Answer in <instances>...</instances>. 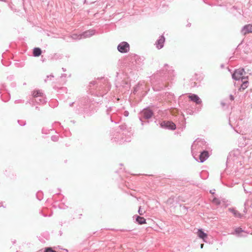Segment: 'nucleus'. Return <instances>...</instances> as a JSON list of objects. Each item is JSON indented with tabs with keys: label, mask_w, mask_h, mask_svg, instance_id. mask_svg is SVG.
<instances>
[{
	"label": "nucleus",
	"mask_w": 252,
	"mask_h": 252,
	"mask_svg": "<svg viewBox=\"0 0 252 252\" xmlns=\"http://www.w3.org/2000/svg\"><path fill=\"white\" fill-rule=\"evenodd\" d=\"M235 231L237 232V233H239L240 232V230L239 228H237L236 229Z\"/></svg>",
	"instance_id": "31"
},
{
	"label": "nucleus",
	"mask_w": 252,
	"mask_h": 252,
	"mask_svg": "<svg viewBox=\"0 0 252 252\" xmlns=\"http://www.w3.org/2000/svg\"><path fill=\"white\" fill-rule=\"evenodd\" d=\"M73 103H74V102L70 103L69 104V106H72Z\"/></svg>",
	"instance_id": "37"
},
{
	"label": "nucleus",
	"mask_w": 252,
	"mask_h": 252,
	"mask_svg": "<svg viewBox=\"0 0 252 252\" xmlns=\"http://www.w3.org/2000/svg\"><path fill=\"white\" fill-rule=\"evenodd\" d=\"M51 139L53 141H57L58 140V137L56 135H53L51 137Z\"/></svg>",
	"instance_id": "23"
},
{
	"label": "nucleus",
	"mask_w": 252,
	"mask_h": 252,
	"mask_svg": "<svg viewBox=\"0 0 252 252\" xmlns=\"http://www.w3.org/2000/svg\"><path fill=\"white\" fill-rule=\"evenodd\" d=\"M33 98L32 99V105H34V103L39 104H44L47 102L46 98L44 97L43 94L39 90L34 91L32 92Z\"/></svg>",
	"instance_id": "1"
},
{
	"label": "nucleus",
	"mask_w": 252,
	"mask_h": 252,
	"mask_svg": "<svg viewBox=\"0 0 252 252\" xmlns=\"http://www.w3.org/2000/svg\"><path fill=\"white\" fill-rule=\"evenodd\" d=\"M35 109H36V110H39V107H38V106H36V107H35Z\"/></svg>",
	"instance_id": "38"
},
{
	"label": "nucleus",
	"mask_w": 252,
	"mask_h": 252,
	"mask_svg": "<svg viewBox=\"0 0 252 252\" xmlns=\"http://www.w3.org/2000/svg\"><path fill=\"white\" fill-rule=\"evenodd\" d=\"M213 201H214V202H216V203H218V200H217V199H214V200H213Z\"/></svg>",
	"instance_id": "33"
},
{
	"label": "nucleus",
	"mask_w": 252,
	"mask_h": 252,
	"mask_svg": "<svg viewBox=\"0 0 252 252\" xmlns=\"http://www.w3.org/2000/svg\"><path fill=\"white\" fill-rule=\"evenodd\" d=\"M174 202V199L172 198H170L167 200V203L168 204H171Z\"/></svg>",
	"instance_id": "22"
},
{
	"label": "nucleus",
	"mask_w": 252,
	"mask_h": 252,
	"mask_svg": "<svg viewBox=\"0 0 252 252\" xmlns=\"http://www.w3.org/2000/svg\"><path fill=\"white\" fill-rule=\"evenodd\" d=\"M209 157V153L207 151H204L199 155V159L201 162H203Z\"/></svg>",
	"instance_id": "11"
},
{
	"label": "nucleus",
	"mask_w": 252,
	"mask_h": 252,
	"mask_svg": "<svg viewBox=\"0 0 252 252\" xmlns=\"http://www.w3.org/2000/svg\"><path fill=\"white\" fill-rule=\"evenodd\" d=\"M195 142H196V141H195V142H194V143H193V144L192 145V147H192V149H193V147H194V145H195Z\"/></svg>",
	"instance_id": "34"
},
{
	"label": "nucleus",
	"mask_w": 252,
	"mask_h": 252,
	"mask_svg": "<svg viewBox=\"0 0 252 252\" xmlns=\"http://www.w3.org/2000/svg\"><path fill=\"white\" fill-rule=\"evenodd\" d=\"M62 70H63V71H64V72L66 71V69H65V68L63 67V68H62Z\"/></svg>",
	"instance_id": "35"
},
{
	"label": "nucleus",
	"mask_w": 252,
	"mask_h": 252,
	"mask_svg": "<svg viewBox=\"0 0 252 252\" xmlns=\"http://www.w3.org/2000/svg\"><path fill=\"white\" fill-rule=\"evenodd\" d=\"M43 252H57L54 251L51 247H47L45 249Z\"/></svg>",
	"instance_id": "19"
},
{
	"label": "nucleus",
	"mask_w": 252,
	"mask_h": 252,
	"mask_svg": "<svg viewBox=\"0 0 252 252\" xmlns=\"http://www.w3.org/2000/svg\"><path fill=\"white\" fill-rule=\"evenodd\" d=\"M142 116H143V117L145 119H150L152 117V116L153 115V112L149 109H144L141 113Z\"/></svg>",
	"instance_id": "8"
},
{
	"label": "nucleus",
	"mask_w": 252,
	"mask_h": 252,
	"mask_svg": "<svg viewBox=\"0 0 252 252\" xmlns=\"http://www.w3.org/2000/svg\"><path fill=\"white\" fill-rule=\"evenodd\" d=\"M228 210L230 212L232 213L235 217L241 218L242 217L240 213L233 208H229Z\"/></svg>",
	"instance_id": "15"
},
{
	"label": "nucleus",
	"mask_w": 252,
	"mask_h": 252,
	"mask_svg": "<svg viewBox=\"0 0 252 252\" xmlns=\"http://www.w3.org/2000/svg\"><path fill=\"white\" fill-rule=\"evenodd\" d=\"M118 50L122 53H126L129 51V45L125 41L120 43L117 47Z\"/></svg>",
	"instance_id": "3"
},
{
	"label": "nucleus",
	"mask_w": 252,
	"mask_h": 252,
	"mask_svg": "<svg viewBox=\"0 0 252 252\" xmlns=\"http://www.w3.org/2000/svg\"><path fill=\"white\" fill-rule=\"evenodd\" d=\"M189 97L191 101L195 102L196 104H200L201 103L200 98L196 94H190L189 96Z\"/></svg>",
	"instance_id": "10"
},
{
	"label": "nucleus",
	"mask_w": 252,
	"mask_h": 252,
	"mask_svg": "<svg viewBox=\"0 0 252 252\" xmlns=\"http://www.w3.org/2000/svg\"><path fill=\"white\" fill-rule=\"evenodd\" d=\"M53 77H54V76L53 75H50L47 76V78L46 79H45V82H47V80L48 78L51 79V78H53Z\"/></svg>",
	"instance_id": "24"
},
{
	"label": "nucleus",
	"mask_w": 252,
	"mask_h": 252,
	"mask_svg": "<svg viewBox=\"0 0 252 252\" xmlns=\"http://www.w3.org/2000/svg\"><path fill=\"white\" fill-rule=\"evenodd\" d=\"M7 79H9L10 81H11L14 79V76L13 75H10L7 77Z\"/></svg>",
	"instance_id": "26"
},
{
	"label": "nucleus",
	"mask_w": 252,
	"mask_h": 252,
	"mask_svg": "<svg viewBox=\"0 0 252 252\" xmlns=\"http://www.w3.org/2000/svg\"><path fill=\"white\" fill-rule=\"evenodd\" d=\"M197 235L200 238L202 239L205 242V239L207 237V234L204 233L202 229H198Z\"/></svg>",
	"instance_id": "14"
},
{
	"label": "nucleus",
	"mask_w": 252,
	"mask_h": 252,
	"mask_svg": "<svg viewBox=\"0 0 252 252\" xmlns=\"http://www.w3.org/2000/svg\"><path fill=\"white\" fill-rule=\"evenodd\" d=\"M80 36H81V34H77L74 33V34H73L72 35H71V37L73 39H81L82 38H80L81 37Z\"/></svg>",
	"instance_id": "18"
},
{
	"label": "nucleus",
	"mask_w": 252,
	"mask_h": 252,
	"mask_svg": "<svg viewBox=\"0 0 252 252\" xmlns=\"http://www.w3.org/2000/svg\"><path fill=\"white\" fill-rule=\"evenodd\" d=\"M105 81V80L104 79V78H101L100 79L98 78L95 80L91 81L90 83L89 87H90L91 89L93 86L96 85V88L99 87L102 88L103 87L101 85V83L100 82V81L102 82L104 84V82Z\"/></svg>",
	"instance_id": "4"
},
{
	"label": "nucleus",
	"mask_w": 252,
	"mask_h": 252,
	"mask_svg": "<svg viewBox=\"0 0 252 252\" xmlns=\"http://www.w3.org/2000/svg\"><path fill=\"white\" fill-rule=\"evenodd\" d=\"M67 76L66 74L63 73L61 75V77H66Z\"/></svg>",
	"instance_id": "30"
},
{
	"label": "nucleus",
	"mask_w": 252,
	"mask_h": 252,
	"mask_svg": "<svg viewBox=\"0 0 252 252\" xmlns=\"http://www.w3.org/2000/svg\"><path fill=\"white\" fill-rule=\"evenodd\" d=\"M95 33V31L94 30H89L85 31L83 33H81V37L82 39L90 37L91 36L94 35Z\"/></svg>",
	"instance_id": "6"
},
{
	"label": "nucleus",
	"mask_w": 252,
	"mask_h": 252,
	"mask_svg": "<svg viewBox=\"0 0 252 252\" xmlns=\"http://www.w3.org/2000/svg\"><path fill=\"white\" fill-rule=\"evenodd\" d=\"M244 72V69L243 68H239L236 70L232 74V78L235 80H239L241 79L242 81L247 79L248 77L246 78L243 76V74Z\"/></svg>",
	"instance_id": "2"
},
{
	"label": "nucleus",
	"mask_w": 252,
	"mask_h": 252,
	"mask_svg": "<svg viewBox=\"0 0 252 252\" xmlns=\"http://www.w3.org/2000/svg\"><path fill=\"white\" fill-rule=\"evenodd\" d=\"M125 115L127 116L128 115V112L127 111L125 112Z\"/></svg>",
	"instance_id": "32"
},
{
	"label": "nucleus",
	"mask_w": 252,
	"mask_h": 252,
	"mask_svg": "<svg viewBox=\"0 0 252 252\" xmlns=\"http://www.w3.org/2000/svg\"><path fill=\"white\" fill-rule=\"evenodd\" d=\"M247 79H246L242 81L243 82V83L241 85V87L239 89V90L240 91H241V90L243 91L248 87V80H247Z\"/></svg>",
	"instance_id": "17"
},
{
	"label": "nucleus",
	"mask_w": 252,
	"mask_h": 252,
	"mask_svg": "<svg viewBox=\"0 0 252 252\" xmlns=\"http://www.w3.org/2000/svg\"><path fill=\"white\" fill-rule=\"evenodd\" d=\"M41 192H38L37 193V195H36V196H37V198H38V200H41V199H42V197H41L40 198H39V197H38V195H40V194H41Z\"/></svg>",
	"instance_id": "27"
},
{
	"label": "nucleus",
	"mask_w": 252,
	"mask_h": 252,
	"mask_svg": "<svg viewBox=\"0 0 252 252\" xmlns=\"http://www.w3.org/2000/svg\"><path fill=\"white\" fill-rule=\"evenodd\" d=\"M41 53L42 51L40 48L35 47L33 49L32 54L34 57H39L41 54Z\"/></svg>",
	"instance_id": "13"
},
{
	"label": "nucleus",
	"mask_w": 252,
	"mask_h": 252,
	"mask_svg": "<svg viewBox=\"0 0 252 252\" xmlns=\"http://www.w3.org/2000/svg\"><path fill=\"white\" fill-rule=\"evenodd\" d=\"M18 123L21 126H24L26 125V121L22 120H18Z\"/></svg>",
	"instance_id": "21"
},
{
	"label": "nucleus",
	"mask_w": 252,
	"mask_h": 252,
	"mask_svg": "<svg viewBox=\"0 0 252 252\" xmlns=\"http://www.w3.org/2000/svg\"><path fill=\"white\" fill-rule=\"evenodd\" d=\"M43 215V216H44V217H46V216H47L46 215Z\"/></svg>",
	"instance_id": "41"
},
{
	"label": "nucleus",
	"mask_w": 252,
	"mask_h": 252,
	"mask_svg": "<svg viewBox=\"0 0 252 252\" xmlns=\"http://www.w3.org/2000/svg\"><path fill=\"white\" fill-rule=\"evenodd\" d=\"M145 213V211H143L142 210L141 207L140 206L139 207V209H138V213L139 214V215H143Z\"/></svg>",
	"instance_id": "20"
},
{
	"label": "nucleus",
	"mask_w": 252,
	"mask_h": 252,
	"mask_svg": "<svg viewBox=\"0 0 252 252\" xmlns=\"http://www.w3.org/2000/svg\"><path fill=\"white\" fill-rule=\"evenodd\" d=\"M164 41V37L163 35L160 36L156 42L157 48L158 49H161L163 47Z\"/></svg>",
	"instance_id": "9"
},
{
	"label": "nucleus",
	"mask_w": 252,
	"mask_h": 252,
	"mask_svg": "<svg viewBox=\"0 0 252 252\" xmlns=\"http://www.w3.org/2000/svg\"><path fill=\"white\" fill-rule=\"evenodd\" d=\"M8 95H9V94H8ZM9 97H10V96H9L8 98V99L7 100V101L9 99ZM2 100H3L4 102H6V100H4L3 98H2Z\"/></svg>",
	"instance_id": "36"
},
{
	"label": "nucleus",
	"mask_w": 252,
	"mask_h": 252,
	"mask_svg": "<svg viewBox=\"0 0 252 252\" xmlns=\"http://www.w3.org/2000/svg\"><path fill=\"white\" fill-rule=\"evenodd\" d=\"M229 97L231 100H233L234 99V96L232 94L230 95Z\"/></svg>",
	"instance_id": "28"
},
{
	"label": "nucleus",
	"mask_w": 252,
	"mask_h": 252,
	"mask_svg": "<svg viewBox=\"0 0 252 252\" xmlns=\"http://www.w3.org/2000/svg\"><path fill=\"white\" fill-rule=\"evenodd\" d=\"M110 109V107H108V108L107 109V110H106V113H107V115H109V114Z\"/></svg>",
	"instance_id": "29"
},
{
	"label": "nucleus",
	"mask_w": 252,
	"mask_h": 252,
	"mask_svg": "<svg viewBox=\"0 0 252 252\" xmlns=\"http://www.w3.org/2000/svg\"><path fill=\"white\" fill-rule=\"evenodd\" d=\"M63 56L60 53H54L51 54L49 58L51 61L60 60L62 58Z\"/></svg>",
	"instance_id": "12"
},
{
	"label": "nucleus",
	"mask_w": 252,
	"mask_h": 252,
	"mask_svg": "<svg viewBox=\"0 0 252 252\" xmlns=\"http://www.w3.org/2000/svg\"><path fill=\"white\" fill-rule=\"evenodd\" d=\"M134 217L136 218V221L139 224H143L146 223V220L143 218L138 216H134Z\"/></svg>",
	"instance_id": "16"
},
{
	"label": "nucleus",
	"mask_w": 252,
	"mask_h": 252,
	"mask_svg": "<svg viewBox=\"0 0 252 252\" xmlns=\"http://www.w3.org/2000/svg\"><path fill=\"white\" fill-rule=\"evenodd\" d=\"M161 127L163 128H166L172 130L176 129V125L171 122H163L160 124Z\"/></svg>",
	"instance_id": "5"
},
{
	"label": "nucleus",
	"mask_w": 252,
	"mask_h": 252,
	"mask_svg": "<svg viewBox=\"0 0 252 252\" xmlns=\"http://www.w3.org/2000/svg\"><path fill=\"white\" fill-rule=\"evenodd\" d=\"M24 102V100L22 99H17L15 101V103H22Z\"/></svg>",
	"instance_id": "25"
},
{
	"label": "nucleus",
	"mask_w": 252,
	"mask_h": 252,
	"mask_svg": "<svg viewBox=\"0 0 252 252\" xmlns=\"http://www.w3.org/2000/svg\"><path fill=\"white\" fill-rule=\"evenodd\" d=\"M64 250L66 252H67V250L66 249H64Z\"/></svg>",
	"instance_id": "40"
},
{
	"label": "nucleus",
	"mask_w": 252,
	"mask_h": 252,
	"mask_svg": "<svg viewBox=\"0 0 252 252\" xmlns=\"http://www.w3.org/2000/svg\"><path fill=\"white\" fill-rule=\"evenodd\" d=\"M241 32L244 35L252 33V24H248L244 26L241 29Z\"/></svg>",
	"instance_id": "7"
},
{
	"label": "nucleus",
	"mask_w": 252,
	"mask_h": 252,
	"mask_svg": "<svg viewBox=\"0 0 252 252\" xmlns=\"http://www.w3.org/2000/svg\"><path fill=\"white\" fill-rule=\"evenodd\" d=\"M203 245H204V244H202L201 245V246H200V247H201V249H202V248H203Z\"/></svg>",
	"instance_id": "39"
}]
</instances>
